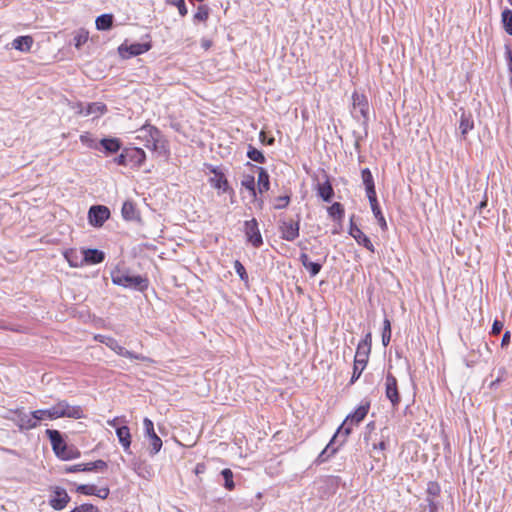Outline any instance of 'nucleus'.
Wrapping results in <instances>:
<instances>
[{
    "label": "nucleus",
    "instance_id": "nucleus-1",
    "mask_svg": "<svg viewBox=\"0 0 512 512\" xmlns=\"http://www.w3.org/2000/svg\"><path fill=\"white\" fill-rule=\"evenodd\" d=\"M371 346L372 336L371 333H367L357 345L354 357L353 374L350 381L351 383H354L356 380H358L366 368L371 353Z\"/></svg>",
    "mask_w": 512,
    "mask_h": 512
},
{
    "label": "nucleus",
    "instance_id": "nucleus-2",
    "mask_svg": "<svg viewBox=\"0 0 512 512\" xmlns=\"http://www.w3.org/2000/svg\"><path fill=\"white\" fill-rule=\"evenodd\" d=\"M46 434L50 439L55 455L59 459L67 461L80 457V451L73 446H68L58 430L47 429Z\"/></svg>",
    "mask_w": 512,
    "mask_h": 512
},
{
    "label": "nucleus",
    "instance_id": "nucleus-3",
    "mask_svg": "<svg viewBox=\"0 0 512 512\" xmlns=\"http://www.w3.org/2000/svg\"><path fill=\"white\" fill-rule=\"evenodd\" d=\"M139 138L146 139L145 146L158 153L159 155L166 156L168 153L167 145L162 139L160 131L150 125L143 126L139 130Z\"/></svg>",
    "mask_w": 512,
    "mask_h": 512
},
{
    "label": "nucleus",
    "instance_id": "nucleus-4",
    "mask_svg": "<svg viewBox=\"0 0 512 512\" xmlns=\"http://www.w3.org/2000/svg\"><path fill=\"white\" fill-rule=\"evenodd\" d=\"M114 284L123 286L125 288H135L144 291L149 286V279L141 275H129L128 273L118 272L112 275Z\"/></svg>",
    "mask_w": 512,
    "mask_h": 512
},
{
    "label": "nucleus",
    "instance_id": "nucleus-5",
    "mask_svg": "<svg viewBox=\"0 0 512 512\" xmlns=\"http://www.w3.org/2000/svg\"><path fill=\"white\" fill-rule=\"evenodd\" d=\"M370 409V402H366L364 404H361L357 409H355L354 412L350 413L342 425L338 428L337 433H343L345 436H348L353 426H357L360 422L364 420V418L367 416Z\"/></svg>",
    "mask_w": 512,
    "mask_h": 512
},
{
    "label": "nucleus",
    "instance_id": "nucleus-6",
    "mask_svg": "<svg viewBox=\"0 0 512 512\" xmlns=\"http://www.w3.org/2000/svg\"><path fill=\"white\" fill-rule=\"evenodd\" d=\"M56 419L72 418L81 419L85 417L84 409L79 405H71L67 400H59L53 406Z\"/></svg>",
    "mask_w": 512,
    "mask_h": 512
},
{
    "label": "nucleus",
    "instance_id": "nucleus-7",
    "mask_svg": "<svg viewBox=\"0 0 512 512\" xmlns=\"http://www.w3.org/2000/svg\"><path fill=\"white\" fill-rule=\"evenodd\" d=\"M51 497L49 499V505L56 511L64 510L69 504L71 498L67 491L61 486H51Z\"/></svg>",
    "mask_w": 512,
    "mask_h": 512
},
{
    "label": "nucleus",
    "instance_id": "nucleus-8",
    "mask_svg": "<svg viewBox=\"0 0 512 512\" xmlns=\"http://www.w3.org/2000/svg\"><path fill=\"white\" fill-rule=\"evenodd\" d=\"M384 386L386 398L390 401L393 408H397L401 402V397L398 389V381L391 372H387Z\"/></svg>",
    "mask_w": 512,
    "mask_h": 512
},
{
    "label": "nucleus",
    "instance_id": "nucleus-9",
    "mask_svg": "<svg viewBox=\"0 0 512 512\" xmlns=\"http://www.w3.org/2000/svg\"><path fill=\"white\" fill-rule=\"evenodd\" d=\"M13 421L20 430H31L37 427L33 411L26 413L23 408H17L12 411Z\"/></svg>",
    "mask_w": 512,
    "mask_h": 512
},
{
    "label": "nucleus",
    "instance_id": "nucleus-10",
    "mask_svg": "<svg viewBox=\"0 0 512 512\" xmlns=\"http://www.w3.org/2000/svg\"><path fill=\"white\" fill-rule=\"evenodd\" d=\"M76 113L82 116H92L98 118L104 115L107 111L106 105L102 102H93L88 104L78 103L74 107Z\"/></svg>",
    "mask_w": 512,
    "mask_h": 512
},
{
    "label": "nucleus",
    "instance_id": "nucleus-11",
    "mask_svg": "<svg viewBox=\"0 0 512 512\" xmlns=\"http://www.w3.org/2000/svg\"><path fill=\"white\" fill-rule=\"evenodd\" d=\"M106 340H107L106 346L109 347L112 351H114L119 356L126 357L129 359H135V360H139V361L147 362V363L153 362V360L149 357H146L141 354H135V353L125 349L122 345L119 344V342L116 339H114L112 337L110 339H106Z\"/></svg>",
    "mask_w": 512,
    "mask_h": 512
},
{
    "label": "nucleus",
    "instance_id": "nucleus-12",
    "mask_svg": "<svg viewBox=\"0 0 512 512\" xmlns=\"http://www.w3.org/2000/svg\"><path fill=\"white\" fill-rule=\"evenodd\" d=\"M208 169L211 174L209 177L210 185L217 189L219 193L227 192L229 190V184L224 172L220 168L211 165L208 166Z\"/></svg>",
    "mask_w": 512,
    "mask_h": 512
},
{
    "label": "nucleus",
    "instance_id": "nucleus-13",
    "mask_svg": "<svg viewBox=\"0 0 512 512\" xmlns=\"http://www.w3.org/2000/svg\"><path fill=\"white\" fill-rule=\"evenodd\" d=\"M352 114L357 117V113L366 121L369 114V103L367 97L358 92L352 94Z\"/></svg>",
    "mask_w": 512,
    "mask_h": 512
},
{
    "label": "nucleus",
    "instance_id": "nucleus-14",
    "mask_svg": "<svg viewBox=\"0 0 512 512\" xmlns=\"http://www.w3.org/2000/svg\"><path fill=\"white\" fill-rule=\"evenodd\" d=\"M110 217V210L104 205H93L88 211L89 224H103Z\"/></svg>",
    "mask_w": 512,
    "mask_h": 512
},
{
    "label": "nucleus",
    "instance_id": "nucleus-15",
    "mask_svg": "<svg viewBox=\"0 0 512 512\" xmlns=\"http://www.w3.org/2000/svg\"><path fill=\"white\" fill-rule=\"evenodd\" d=\"M151 45L149 43H132L122 44L119 47V53L122 57L127 58L131 56H138L149 51Z\"/></svg>",
    "mask_w": 512,
    "mask_h": 512
},
{
    "label": "nucleus",
    "instance_id": "nucleus-16",
    "mask_svg": "<svg viewBox=\"0 0 512 512\" xmlns=\"http://www.w3.org/2000/svg\"><path fill=\"white\" fill-rule=\"evenodd\" d=\"M76 492L86 496H97L101 499H107L110 494L108 487L97 488L93 484H80L76 487Z\"/></svg>",
    "mask_w": 512,
    "mask_h": 512
},
{
    "label": "nucleus",
    "instance_id": "nucleus-17",
    "mask_svg": "<svg viewBox=\"0 0 512 512\" xmlns=\"http://www.w3.org/2000/svg\"><path fill=\"white\" fill-rule=\"evenodd\" d=\"M80 254L83 259V266L99 264L105 259V253L98 249H82Z\"/></svg>",
    "mask_w": 512,
    "mask_h": 512
},
{
    "label": "nucleus",
    "instance_id": "nucleus-18",
    "mask_svg": "<svg viewBox=\"0 0 512 512\" xmlns=\"http://www.w3.org/2000/svg\"><path fill=\"white\" fill-rule=\"evenodd\" d=\"M361 178L365 186L366 195L369 202H375L376 191L371 171L368 168L363 169L361 171Z\"/></svg>",
    "mask_w": 512,
    "mask_h": 512
},
{
    "label": "nucleus",
    "instance_id": "nucleus-19",
    "mask_svg": "<svg viewBox=\"0 0 512 512\" xmlns=\"http://www.w3.org/2000/svg\"><path fill=\"white\" fill-rule=\"evenodd\" d=\"M121 214H122V218L124 221H127V222L140 221L139 211L136 208V205L130 200H127L123 203L122 208H121Z\"/></svg>",
    "mask_w": 512,
    "mask_h": 512
},
{
    "label": "nucleus",
    "instance_id": "nucleus-20",
    "mask_svg": "<svg viewBox=\"0 0 512 512\" xmlns=\"http://www.w3.org/2000/svg\"><path fill=\"white\" fill-rule=\"evenodd\" d=\"M349 234L366 249L374 252V246L369 237L360 229L359 226H349Z\"/></svg>",
    "mask_w": 512,
    "mask_h": 512
},
{
    "label": "nucleus",
    "instance_id": "nucleus-21",
    "mask_svg": "<svg viewBox=\"0 0 512 512\" xmlns=\"http://www.w3.org/2000/svg\"><path fill=\"white\" fill-rule=\"evenodd\" d=\"M34 40L30 35L18 36L11 42V47L19 52L27 53L31 50Z\"/></svg>",
    "mask_w": 512,
    "mask_h": 512
},
{
    "label": "nucleus",
    "instance_id": "nucleus-22",
    "mask_svg": "<svg viewBox=\"0 0 512 512\" xmlns=\"http://www.w3.org/2000/svg\"><path fill=\"white\" fill-rule=\"evenodd\" d=\"M129 166H141L146 158L144 150L141 148L125 149Z\"/></svg>",
    "mask_w": 512,
    "mask_h": 512
},
{
    "label": "nucleus",
    "instance_id": "nucleus-23",
    "mask_svg": "<svg viewBox=\"0 0 512 512\" xmlns=\"http://www.w3.org/2000/svg\"><path fill=\"white\" fill-rule=\"evenodd\" d=\"M245 235L247 242L253 247L258 248L263 244L262 235L258 229V226H246Z\"/></svg>",
    "mask_w": 512,
    "mask_h": 512
},
{
    "label": "nucleus",
    "instance_id": "nucleus-24",
    "mask_svg": "<svg viewBox=\"0 0 512 512\" xmlns=\"http://www.w3.org/2000/svg\"><path fill=\"white\" fill-rule=\"evenodd\" d=\"M116 435H117L119 443L123 447L124 451L128 452L130 450V446H131V442H132V440H131L132 437H131L129 427L126 425L117 427Z\"/></svg>",
    "mask_w": 512,
    "mask_h": 512
},
{
    "label": "nucleus",
    "instance_id": "nucleus-25",
    "mask_svg": "<svg viewBox=\"0 0 512 512\" xmlns=\"http://www.w3.org/2000/svg\"><path fill=\"white\" fill-rule=\"evenodd\" d=\"M474 128V120L471 114H467L463 112L460 117L459 130L461 136L466 138V135L473 130Z\"/></svg>",
    "mask_w": 512,
    "mask_h": 512
},
{
    "label": "nucleus",
    "instance_id": "nucleus-26",
    "mask_svg": "<svg viewBox=\"0 0 512 512\" xmlns=\"http://www.w3.org/2000/svg\"><path fill=\"white\" fill-rule=\"evenodd\" d=\"M300 261L305 269L309 271L311 276L317 275L321 270L322 265L320 263L312 262L306 253H302L300 255Z\"/></svg>",
    "mask_w": 512,
    "mask_h": 512
},
{
    "label": "nucleus",
    "instance_id": "nucleus-27",
    "mask_svg": "<svg viewBox=\"0 0 512 512\" xmlns=\"http://www.w3.org/2000/svg\"><path fill=\"white\" fill-rule=\"evenodd\" d=\"M100 145L106 153H116L121 148V143L117 138H103Z\"/></svg>",
    "mask_w": 512,
    "mask_h": 512
},
{
    "label": "nucleus",
    "instance_id": "nucleus-28",
    "mask_svg": "<svg viewBox=\"0 0 512 512\" xmlns=\"http://www.w3.org/2000/svg\"><path fill=\"white\" fill-rule=\"evenodd\" d=\"M34 418L36 421L37 426L41 421L44 420H56L55 412L53 410V407L47 408V409H38L33 411Z\"/></svg>",
    "mask_w": 512,
    "mask_h": 512
},
{
    "label": "nucleus",
    "instance_id": "nucleus-29",
    "mask_svg": "<svg viewBox=\"0 0 512 512\" xmlns=\"http://www.w3.org/2000/svg\"><path fill=\"white\" fill-rule=\"evenodd\" d=\"M317 192H318V196L321 197L326 202H329L334 195L333 188L329 181L319 183Z\"/></svg>",
    "mask_w": 512,
    "mask_h": 512
},
{
    "label": "nucleus",
    "instance_id": "nucleus-30",
    "mask_svg": "<svg viewBox=\"0 0 512 512\" xmlns=\"http://www.w3.org/2000/svg\"><path fill=\"white\" fill-rule=\"evenodd\" d=\"M64 256L71 267H81L83 266L82 255H78V251L76 249H70L64 253Z\"/></svg>",
    "mask_w": 512,
    "mask_h": 512
},
{
    "label": "nucleus",
    "instance_id": "nucleus-31",
    "mask_svg": "<svg viewBox=\"0 0 512 512\" xmlns=\"http://www.w3.org/2000/svg\"><path fill=\"white\" fill-rule=\"evenodd\" d=\"M259 170V173H258V182H257V185H258V191L260 193H263V192H266L269 190V175L268 173L265 171V169L259 167L258 168Z\"/></svg>",
    "mask_w": 512,
    "mask_h": 512
},
{
    "label": "nucleus",
    "instance_id": "nucleus-32",
    "mask_svg": "<svg viewBox=\"0 0 512 512\" xmlns=\"http://www.w3.org/2000/svg\"><path fill=\"white\" fill-rule=\"evenodd\" d=\"M282 238L292 241L299 236V226H280Z\"/></svg>",
    "mask_w": 512,
    "mask_h": 512
},
{
    "label": "nucleus",
    "instance_id": "nucleus-33",
    "mask_svg": "<svg viewBox=\"0 0 512 512\" xmlns=\"http://www.w3.org/2000/svg\"><path fill=\"white\" fill-rule=\"evenodd\" d=\"M95 23L98 30H108L112 27L113 16L111 14L100 15Z\"/></svg>",
    "mask_w": 512,
    "mask_h": 512
},
{
    "label": "nucleus",
    "instance_id": "nucleus-34",
    "mask_svg": "<svg viewBox=\"0 0 512 512\" xmlns=\"http://www.w3.org/2000/svg\"><path fill=\"white\" fill-rule=\"evenodd\" d=\"M241 186L243 188H245L252 197L256 196L255 178L253 175H250V174L243 175V177L241 179Z\"/></svg>",
    "mask_w": 512,
    "mask_h": 512
},
{
    "label": "nucleus",
    "instance_id": "nucleus-35",
    "mask_svg": "<svg viewBox=\"0 0 512 512\" xmlns=\"http://www.w3.org/2000/svg\"><path fill=\"white\" fill-rule=\"evenodd\" d=\"M328 214L333 221H342L344 215L343 206L335 202L328 208Z\"/></svg>",
    "mask_w": 512,
    "mask_h": 512
},
{
    "label": "nucleus",
    "instance_id": "nucleus-36",
    "mask_svg": "<svg viewBox=\"0 0 512 512\" xmlns=\"http://www.w3.org/2000/svg\"><path fill=\"white\" fill-rule=\"evenodd\" d=\"M148 438L150 442L149 454L151 456H154L161 450L163 443L161 438L157 434L150 435L148 436Z\"/></svg>",
    "mask_w": 512,
    "mask_h": 512
},
{
    "label": "nucleus",
    "instance_id": "nucleus-37",
    "mask_svg": "<svg viewBox=\"0 0 512 512\" xmlns=\"http://www.w3.org/2000/svg\"><path fill=\"white\" fill-rule=\"evenodd\" d=\"M221 475L224 478V488L228 491H233L235 489V482L233 480V472L229 468H225L221 471Z\"/></svg>",
    "mask_w": 512,
    "mask_h": 512
},
{
    "label": "nucleus",
    "instance_id": "nucleus-38",
    "mask_svg": "<svg viewBox=\"0 0 512 512\" xmlns=\"http://www.w3.org/2000/svg\"><path fill=\"white\" fill-rule=\"evenodd\" d=\"M502 23H503L505 31L509 35H512V10L505 9L502 12Z\"/></svg>",
    "mask_w": 512,
    "mask_h": 512
},
{
    "label": "nucleus",
    "instance_id": "nucleus-39",
    "mask_svg": "<svg viewBox=\"0 0 512 512\" xmlns=\"http://www.w3.org/2000/svg\"><path fill=\"white\" fill-rule=\"evenodd\" d=\"M426 492L428 495L427 498L436 499L440 495L441 487L438 482L430 481L427 484Z\"/></svg>",
    "mask_w": 512,
    "mask_h": 512
},
{
    "label": "nucleus",
    "instance_id": "nucleus-40",
    "mask_svg": "<svg viewBox=\"0 0 512 512\" xmlns=\"http://www.w3.org/2000/svg\"><path fill=\"white\" fill-rule=\"evenodd\" d=\"M391 323L389 319H385L383 322V331H382V343L386 347L389 345L391 340Z\"/></svg>",
    "mask_w": 512,
    "mask_h": 512
},
{
    "label": "nucleus",
    "instance_id": "nucleus-41",
    "mask_svg": "<svg viewBox=\"0 0 512 512\" xmlns=\"http://www.w3.org/2000/svg\"><path fill=\"white\" fill-rule=\"evenodd\" d=\"M80 141L83 145L87 146L91 149H97L98 145L96 140L93 138L92 134L85 132L80 135Z\"/></svg>",
    "mask_w": 512,
    "mask_h": 512
},
{
    "label": "nucleus",
    "instance_id": "nucleus-42",
    "mask_svg": "<svg viewBox=\"0 0 512 512\" xmlns=\"http://www.w3.org/2000/svg\"><path fill=\"white\" fill-rule=\"evenodd\" d=\"M247 156L252 160V161H255L257 163H264L265 162V157L263 155V153L256 149V148H253V147H249V150L247 152Z\"/></svg>",
    "mask_w": 512,
    "mask_h": 512
},
{
    "label": "nucleus",
    "instance_id": "nucleus-43",
    "mask_svg": "<svg viewBox=\"0 0 512 512\" xmlns=\"http://www.w3.org/2000/svg\"><path fill=\"white\" fill-rule=\"evenodd\" d=\"M209 17V8L206 5H201L197 8L194 14L195 21L205 22Z\"/></svg>",
    "mask_w": 512,
    "mask_h": 512
},
{
    "label": "nucleus",
    "instance_id": "nucleus-44",
    "mask_svg": "<svg viewBox=\"0 0 512 512\" xmlns=\"http://www.w3.org/2000/svg\"><path fill=\"white\" fill-rule=\"evenodd\" d=\"M64 471L66 473L90 472V467L88 463H79L65 467Z\"/></svg>",
    "mask_w": 512,
    "mask_h": 512
},
{
    "label": "nucleus",
    "instance_id": "nucleus-45",
    "mask_svg": "<svg viewBox=\"0 0 512 512\" xmlns=\"http://www.w3.org/2000/svg\"><path fill=\"white\" fill-rule=\"evenodd\" d=\"M88 41V32L84 30L78 31L74 36V44L76 48H80Z\"/></svg>",
    "mask_w": 512,
    "mask_h": 512
},
{
    "label": "nucleus",
    "instance_id": "nucleus-46",
    "mask_svg": "<svg viewBox=\"0 0 512 512\" xmlns=\"http://www.w3.org/2000/svg\"><path fill=\"white\" fill-rule=\"evenodd\" d=\"M369 203H370L373 214L375 215L376 219L380 222V224H386L385 218L382 215L381 210L378 206L377 196L375 195V202H369Z\"/></svg>",
    "mask_w": 512,
    "mask_h": 512
},
{
    "label": "nucleus",
    "instance_id": "nucleus-47",
    "mask_svg": "<svg viewBox=\"0 0 512 512\" xmlns=\"http://www.w3.org/2000/svg\"><path fill=\"white\" fill-rule=\"evenodd\" d=\"M234 269H235L236 273L239 275V277H240V279L242 281L248 282L249 277H248V274L246 272V269H245V267L242 265V263L239 260H236L234 262Z\"/></svg>",
    "mask_w": 512,
    "mask_h": 512
},
{
    "label": "nucleus",
    "instance_id": "nucleus-48",
    "mask_svg": "<svg viewBox=\"0 0 512 512\" xmlns=\"http://www.w3.org/2000/svg\"><path fill=\"white\" fill-rule=\"evenodd\" d=\"M74 512H99L97 506L91 503L81 504L73 509Z\"/></svg>",
    "mask_w": 512,
    "mask_h": 512
},
{
    "label": "nucleus",
    "instance_id": "nucleus-49",
    "mask_svg": "<svg viewBox=\"0 0 512 512\" xmlns=\"http://www.w3.org/2000/svg\"><path fill=\"white\" fill-rule=\"evenodd\" d=\"M88 465L90 467V471H95V470L103 471V470L107 469V463L101 459L93 461V462H88Z\"/></svg>",
    "mask_w": 512,
    "mask_h": 512
},
{
    "label": "nucleus",
    "instance_id": "nucleus-50",
    "mask_svg": "<svg viewBox=\"0 0 512 512\" xmlns=\"http://www.w3.org/2000/svg\"><path fill=\"white\" fill-rule=\"evenodd\" d=\"M136 472L139 476L143 477V478H150L152 473H151V468L149 465L143 463L142 465H140L137 469H136Z\"/></svg>",
    "mask_w": 512,
    "mask_h": 512
},
{
    "label": "nucleus",
    "instance_id": "nucleus-51",
    "mask_svg": "<svg viewBox=\"0 0 512 512\" xmlns=\"http://www.w3.org/2000/svg\"><path fill=\"white\" fill-rule=\"evenodd\" d=\"M386 449V443L385 441H380L379 443L377 444H373V450H378L380 453H381V457H376L373 455V457L375 459H377L378 461L380 460H385L386 459V456L384 454V451Z\"/></svg>",
    "mask_w": 512,
    "mask_h": 512
},
{
    "label": "nucleus",
    "instance_id": "nucleus-52",
    "mask_svg": "<svg viewBox=\"0 0 512 512\" xmlns=\"http://www.w3.org/2000/svg\"><path fill=\"white\" fill-rule=\"evenodd\" d=\"M339 433H335L334 436L332 437V439L330 440V442L327 444V446L324 448V449H328V455L330 456V458H332L337 452H338V447H335L334 446V441L337 437Z\"/></svg>",
    "mask_w": 512,
    "mask_h": 512
},
{
    "label": "nucleus",
    "instance_id": "nucleus-53",
    "mask_svg": "<svg viewBox=\"0 0 512 512\" xmlns=\"http://www.w3.org/2000/svg\"><path fill=\"white\" fill-rule=\"evenodd\" d=\"M143 425H144V429H145V433H146L147 437L150 435L156 434V432L154 430V424L149 418H145L143 420Z\"/></svg>",
    "mask_w": 512,
    "mask_h": 512
},
{
    "label": "nucleus",
    "instance_id": "nucleus-54",
    "mask_svg": "<svg viewBox=\"0 0 512 512\" xmlns=\"http://www.w3.org/2000/svg\"><path fill=\"white\" fill-rule=\"evenodd\" d=\"M328 449H323L320 454L315 459V464L321 465L325 462H327L330 459V456L328 455Z\"/></svg>",
    "mask_w": 512,
    "mask_h": 512
},
{
    "label": "nucleus",
    "instance_id": "nucleus-55",
    "mask_svg": "<svg viewBox=\"0 0 512 512\" xmlns=\"http://www.w3.org/2000/svg\"><path fill=\"white\" fill-rule=\"evenodd\" d=\"M114 163L122 166H129L126 150L124 149L120 155L114 158Z\"/></svg>",
    "mask_w": 512,
    "mask_h": 512
},
{
    "label": "nucleus",
    "instance_id": "nucleus-56",
    "mask_svg": "<svg viewBox=\"0 0 512 512\" xmlns=\"http://www.w3.org/2000/svg\"><path fill=\"white\" fill-rule=\"evenodd\" d=\"M289 196H280L275 200V207L278 209L284 208L289 204Z\"/></svg>",
    "mask_w": 512,
    "mask_h": 512
},
{
    "label": "nucleus",
    "instance_id": "nucleus-57",
    "mask_svg": "<svg viewBox=\"0 0 512 512\" xmlns=\"http://www.w3.org/2000/svg\"><path fill=\"white\" fill-rule=\"evenodd\" d=\"M502 329H503V322L499 321V320H494V322L492 324L491 334L498 335V334H500Z\"/></svg>",
    "mask_w": 512,
    "mask_h": 512
},
{
    "label": "nucleus",
    "instance_id": "nucleus-58",
    "mask_svg": "<svg viewBox=\"0 0 512 512\" xmlns=\"http://www.w3.org/2000/svg\"><path fill=\"white\" fill-rule=\"evenodd\" d=\"M505 57L508 62V68H509V71L511 74V79H512V51L509 47H506Z\"/></svg>",
    "mask_w": 512,
    "mask_h": 512
},
{
    "label": "nucleus",
    "instance_id": "nucleus-59",
    "mask_svg": "<svg viewBox=\"0 0 512 512\" xmlns=\"http://www.w3.org/2000/svg\"><path fill=\"white\" fill-rule=\"evenodd\" d=\"M510 338H511V333H510V331H506V332L503 334L502 341H501V346H502V347L507 346V345L510 343Z\"/></svg>",
    "mask_w": 512,
    "mask_h": 512
},
{
    "label": "nucleus",
    "instance_id": "nucleus-60",
    "mask_svg": "<svg viewBox=\"0 0 512 512\" xmlns=\"http://www.w3.org/2000/svg\"><path fill=\"white\" fill-rule=\"evenodd\" d=\"M206 471V465L204 463H198L195 466L194 472L196 475L202 474Z\"/></svg>",
    "mask_w": 512,
    "mask_h": 512
},
{
    "label": "nucleus",
    "instance_id": "nucleus-61",
    "mask_svg": "<svg viewBox=\"0 0 512 512\" xmlns=\"http://www.w3.org/2000/svg\"><path fill=\"white\" fill-rule=\"evenodd\" d=\"M427 501L429 504L430 512H437L438 506H437V503L435 502V499L427 498Z\"/></svg>",
    "mask_w": 512,
    "mask_h": 512
},
{
    "label": "nucleus",
    "instance_id": "nucleus-62",
    "mask_svg": "<svg viewBox=\"0 0 512 512\" xmlns=\"http://www.w3.org/2000/svg\"><path fill=\"white\" fill-rule=\"evenodd\" d=\"M177 9H178L179 14H180L182 17L186 16V15H187V13H188V9H187V7H186V5H185V1H184V2H182V4H180V5L177 7Z\"/></svg>",
    "mask_w": 512,
    "mask_h": 512
},
{
    "label": "nucleus",
    "instance_id": "nucleus-63",
    "mask_svg": "<svg viewBox=\"0 0 512 512\" xmlns=\"http://www.w3.org/2000/svg\"><path fill=\"white\" fill-rule=\"evenodd\" d=\"M119 422H120V417H115L113 419H110L107 421V424L111 427H115L117 429V427H119Z\"/></svg>",
    "mask_w": 512,
    "mask_h": 512
},
{
    "label": "nucleus",
    "instance_id": "nucleus-64",
    "mask_svg": "<svg viewBox=\"0 0 512 512\" xmlns=\"http://www.w3.org/2000/svg\"><path fill=\"white\" fill-rule=\"evenodd\" d=\"M212 45V42L209 40V39H205L203 38L201 40V46L205 49V50H208Z\"/></svg>",
    "mask_w": 512,
    "mask_h": 512
}]
</instances>
